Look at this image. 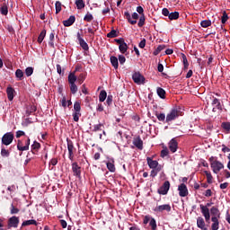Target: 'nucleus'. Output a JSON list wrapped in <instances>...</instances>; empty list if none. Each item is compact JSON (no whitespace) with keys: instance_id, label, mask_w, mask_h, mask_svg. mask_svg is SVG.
Listing matches in <instances>:
<instances>
[{"instance_id":"nucleus-1","label":"nucleus","mask_w":230,"mask_h":230,"mask_svg":"<svg viewBox=\"0 0 230 230\" xmlns=\"http://www.w3.org/2000/svg\"><path fill=\"white\" fill-rule=\"evenodd\" d=\"M210 166L214 172V173H218L220 170H224V164H222L220 161L215 159V157H210Z\"/></svg>"},{"instance_id":"nucleus-2","label":"nucleus","mask_w":230,"mask_h":230,"mask_svg":"<svg viewBox=\"0 0 230 230\" xmlns=\"http://www.w3.org/2000/svg\"><path fill=\"white\" fill-rule=\"evenodd\" d=\"M182 114L181 113V111L178 109H172L170 111L169 113H167L165 121L166 123H171V121H175L179 116H181Z\"/></svg>"},{"instance_id":"nucleus-3","label":"nucleus","mask_w":230,"mask_h":230,"mask_svg":"<svg viewBox=\"0 0 230 230\" xmlns=\"http://www.w3.org/2000/svg\"><path fill=\"white\" fill-rule=\"evenodd\" d=\"M13 142V133L7 132L2 137V145H5V146H8V145H12Z\"/></svg>"},{"instance_id":"nucleus-4","label":"nucleus","mask_w":230,"mask_h":230,"mask_svg":"<svg viewBox=\"0 0 230 230\" xmlns=\"http://www.w3.org/2000/svg\"><path fill=\"white\" fill-rule=\"evenodd\" d=\"M132 78L135 84L137 85H143V84H145V76H143V75H141L139 72L133 74Z\"/></svg>"},{"instance_id":"nucleus-5","label":"nucleus","mask_w":230,"mask_h":230,"mask_svg":"<svg viewBox=\"0 0 230 230\" xmlns=\"http://www.w3.org/2000/svg\"><path fill=\"white\" fill-rule=\"evenodd\" d=\"M170 191V181H166L164 182L163 186L158 189V193L160 195H167Z\"/></svg>"},{"instance_id":"nucleus-6","label":"nucleus","mask_w":230,"mask_h":230,"mask_svg":"<svg viewBox=\"0 0 230 230\" xmlns=\"http://www.w3.org/2000/svg\"><path fill=\"white\" fill-rule=\"evenodd\" d=\"M154 211L155 213H163V211H167L168 213H170V211H172V206H170V204L160 205L158 207H155Z\"/></svg>"},{"instance_id":"nucleus-7","label":"nucleus","mask_w":230,"mask_h":230,"mask_svg":"<svg viewBox=\"0 0 230 230\" xmlns=\"http://www.w3.org/2000/svg\"><path fill=\"white\" fill-rule=\"evenodd\" d=\"M199 208L201 209L203 217H205L206 222H209V219L211 218V215L209 214V208L208 207H205L204 205H199Z\"/></svg>"},{"instance_id":"nucleus-8","label":"nucleus","mask_w":230,"mask_h":230,"mask_svg":"<svg viewBox=\"0 0 230 230\" xmlns=\"http://www.w3.org/2000/svg\"><path fill=\"white\" fill-rule=\"evenodd\" d=\"M17 148H18V150H20V152H25L26 150H29L30 149V138H28L25 141V146H22V142L21 140H18Z\"/></svg>"},{"instance_id":"nucleus-9","label":"nucleus","mask_w":230,"mask_h":230,"mask_svg":"<svg viewBox=\"0 0 230 230\" xmlns=\"http://www.w3.org/2000/svg\"><path fill=\"white\" fill-rule=\"evenodd\" d=\"M178 191L180 197H188V187L186 184L181 183L178 186Z\"/></svg>"},{"instance_id":"nucleus-10","label":"nucleus","mask_w":230,"mask_h":230,"mask_svg":"<svg viewBox=\"0 0 230 230\" xmlns=\"http://www.w3.org/2000/svg\"><path fill=\"white\" fill-rule=\"evenodd\" d=\"M146 162L149 168H151V170H155V168L156 169L159 168V162H157L156 160L147 157Z\"/></svg>"},{"instance_id":"nucleus-11","label":"nucleus","mask_w":230,"mask_h":230,"mask_svg":"<svg viewBox=\"0 0 230 230\" xmlns=\"http://www.w3.org/2000/svg\"><path fill=\"white\" fill-rule=\"evenodd\" d=\"M77 40L81 48H83L84 51H87L89 49V45L87 44V42H85L84 40H83L82 35H80V32L77 33Z\"/></svg>"},{"instance_id":"nucleus-12","label":"nucleus","mask_w":230,"mask_h":230,"mask_svg":"<svg viewBox=\"0 0 230 230\" xmlns=\"http://www.w3.org/2000/svg\"><path fill=\"white\" fill-rule=\"evenodd\" d=\"M212 105H213V112H217V111H222V105L220 104V101L218 99L214 98L212 100Z\"/></svg>"},{"instance_id":"nucleus-13","label":"nucleus","mask_w":230,"mask_h":230,"mask_svg":"<svg viewBox=\"0 0 230 230\" xmlns=\"http://www.w3.org/2000/svg\"><path fill=\"white\" fill-rule=\"evenodd\" d=\"M197 227L201 230H208V227H206V222L204 221V218H202V217H199L197 218Z\"/></svg>"},{"instance_id":"nucleus-14","label":"nucleus","mask_w":230,"mask_h":230,"mask_svg":"<svg viewBox=\"0 0 230 230\" xmlns=\"http://www.w3.org/2000/svg\"><path fill=\"white\" fill-rule=\"evenodd\" d=\"M177 148H178V144H177V140H175V138H172L170 142H169V149L172 154H175V152H177Z\"/></svg>"},{"instance_id":"nucleus-15","label":"nucleus","mask_w":230,"mask_h":230,"mask_svg":"<svg viewBox=\"0 0 230 230\" xmlns=\"http://www.w3.org/2000/svg\"><path fill=\"white\" fill-rule=\"evenodd\" d=\"M6 93L9 102H13L15 94V90L12 86H8L6 89Z\"/></svg>"},{"instance_id":"nucleus-16","label":"nucleus","mask_w":230,"mask_h":230,"mask_svg":"<svg viewBox=\"0 0 230 230\" xmlns=\"http://www.w3.org/2000/svg\"><path fill=\"white\" fill-rule=\"evenodd\" d=\"M8 226L9 227H17L19 226V217L15 216L10 217Z\"/></svg>"},{"instance_id":"nucleus-17","label":"nucleus","mask_w":230,"mask_h":230,"mask_svg":"<svg viewBox=\"0 0 230 230\" xmlns=\"http://www.w3.org/2000/svg\"><path fill=\"white\" fill-rule=\"evenodd\" d=\"M67 150H68V157L70 161H73L74 150H75V146H73V142H67Z\"/></svg>"},{"instance_id":"nucleus-18","label":"nucleus","mask_w":230,"mask_h":230,"mask_svg":"<svg viewBox=\"0 0 230 230\" xmlns=\"http://www.w3.org/2000/svg\"><path fill=\"white\" fill-rule=\"evenodd\" d=\"M211 220H212L211 229L212 230H218L219 226H220V222H218V217H212Z\"/></svg>"},{"instance_id":"nucleus-19","label":"nucleus","mask_w":230,"mask_h":230,"mask_svg":"<svg viewBox=\"0 0 230 230\" xmlns=\"http://www.w3.org/2000/svg\"><path fill=\"white\" fill-rule=\"evenodd\" d=\"M75 21H76V18L71 15L67 20L63 21V24L66 27L73 26V24H75Z\"/></svg>"},{"instance_id":"nucleus-20","label":"nucleus","mask_w":230,"mask_h":230,"mask_svg":"<svg viewBox=\"0 0 230 230\" xmlns=\"http://www.w3.org/2000/svg\"><path fill=\"white\" fill-rule=\"evenodd\" d=\"M106 166H107L109 172H116V166L114 165V159H110L106 163Z\"/></svg>"},{"instance_id":"nucleus-21","label":"nucleus","mask_w":230,"mask_h":230,"mask_svg":"<svg viewBox=\"0 0 230 230\" xmlns=\"http://www.w3.org/2000/svg\"><path fill=\"white\" fill-rule=\"evenodd\" d=\"M72 170L74 172V175H75L76 177H80L81 171H80V166H78L77 163L72 164Z\"/></svg>"},{"instance_id":"nucleus-22","label":"nucleus","mask_w":230,"mask_h":230,"mask_svg":"<svg viewBox=\"0 0 230 230\" xmlns=\"http://www.w3.org/2000/svg\"><path fill=\"white\" fill-rule=\"evenodd\" d=\"M133 145H135V146L138 148V150H143V140H141L140 137L135 138L133 141Z\"/></svg>"},{"instance_id":"nucleus-23","label":"nucleus","mask_w":230,"mask_h":230,"mask_svg":"<svg viewBox=\"0 0 230 230\" xmlns=\"http://www.w3.org/2000/svg\"><path fill=\"white\" fill-rule=\"evenodd\" d=\"M156 93H157L159 98H162V100H164V98H166V91H164V89L158 87L156 89Z\"/></svg>"},{"instance_id":"nucleus-24","label":"nucleus","mask_w":230,"mask_h":230,"mask_svg":"<svg viewBox=\"0 0 230 230\" xmlns=\"http://www.w3.org/2000/svg\"><path fill=\"white\" fill-rule=\"evenodd\" d=\"M210 213L213 215V217H216V218H220V210H218V208L216 207L211 208Z\"/></svg>"},{"instance_id":"nucleus-25","label":"nucleus","mask_w":230,"mask_h":230,"mask_svg":"<svg viewBox=\"0 0 230 230\" xmlns=\"http://www.w3.org/2000/svg\"><path fill=\"white\" fill-rule=\"evenodd\" d=\"M75 5L77 10H83V8H85V3L84 0H75Z\"/></svg>"},{"instance_id":"nucleus-26","label":"nucleus","mask_w":230,"mask_h":230,"mask_svg":"<svg viewBox=\"0 0 230 230\" xmlns=\"http://www.w3.org/2000/svg\"><path fill=\"white\" fill-rule=\"evenodd\" d=\"M124 15L130 24H136L137 22V21L132 20V16H130L129 12H125Z\"/></svg>"},{"instance_id":"nucleus-27","label":"nucleus","mask_w":230,"mask_h":230,"mask_svg":"<svg viewBox=\"0 0 230 230\" xmlns=\"http://www.w3.org/2000/svg\"><path fill=\"white\" fill-rule=\"evenodd\" d=\"M15 76H16L17 80L21 81L24 78V72H22V70H21V69H17L15 71Z\"/></svg>"},{"instance_id":"nucleus-28","label":"nucleus","mask_w":230,"mask_h":230,"mask_svg":"<svg viewBox=\"0 0 230 230\" xmlns=\"http://www.w3.org/2000/svg\"><path fill=\"white\" fill-rule=\"evenodd\" d=\"M22 226L23 227L26 226H37V221L34 219L26 220L22 222Z\"/></svg>"},{"instance_id":"nucleus-29","label":"nucleus","mask_w":230,"mask_h":230,"mask_svg":"<svg viewBox=\"0 0 230 230\" xmlns=\"http://www.w3.org/2000/svg\"><path fill=\"white\" fill-rule=\"evenodd\" d=\"M170 21H177L179 19V12L169 13Z\"/></svg>"},{"instance_id":"nucleus-30","label":"nucleus","mask_w":230,"mask_h":230,"mask_svg":"<svg viewBox=\"0 0 230 230\" xmlns=\"http://www.w3.org/2000/svg\"><path fill=\"white\" fill-rule=\"evenodd\" d=\"M75 82H76V75L75 73H70L68 75V84H75Z\"/></svg>"},{"instance_id":"nucleus-31","label":"nucleus","mask_w":230,"mask_h":230,"mask_svg":"<svg viewBox=\"0 0 230 230\" xmlns=\"http://www.w3.org/2000/svg\"><path fill=\"white\" fill-rule=\"evenodd\" d=\"M119 49L120 53H127V50L128 49V46L125 42L120 43V45L119 46Z\"/></svg>"},{"instance_id":"nucleus-32","label":"nucleus","mask_w":230,"mask_h":230,"mask_svg":"<svg viewBox=\"0 0 230 230\" xmlns=\"http://www.w3.org/2000/svg\"><path fill=\"white\" fill-rule=\"evenodd\" d=\"M104 100H107V92H105V90H102L99 94V102H103Z\"/></svg>"},{"instance_id":"nucleus-33","label":"nucleus","mask_w":230,"mask_h":230,"mask_svg":"<svg viewBox=\"0 0 230 230\" xmlns=\"http://www.w3.org/2000/svg\"><path fill=\"white\" fill-rule=\"evenodd\" d=\"M149 226H150L152 230H156L157 229V222L155 221V219L154 217L151 218V220L149 221Z\"/></svg>"},{"instance_id":"nucleus-34","label":"nucleus","mask_w":230,"mask_h":230,"mask_svg":"<svg viewBox=\"0 0 230 230\" xmlns=\"http://www.w3.org/2000/svg\"><path fill=\"white\" fill-rule=\"evenodd\" d=\"M200 26L202 28H209V26H211V22L209 20H203L200 22Z\"/></svg>"},{"instance_id":"nucleus-35","label":"nucleus","mask_w":230,"mask_h":230,"mask_svg":"<svg viewBox=\"0 0 230 230\" xmlns=\"http://www.w3.org/2000/svg\"><path fill=\"white\" fill-rule=\"evenodd\" d=\"M111 63L115 69H118V58L114 56L111 57Z\"/></svg>"},{"instance_id":"nucleus-36","label":"nucleus","mask_w":230,"mask_h":230,"mask_svg":"<svg viewBox=\"0 0 230 230\" xmlns=\"http://www.w3.org/2000/svg\"><path fill=\"white\" fill-rule=\"evenodd\" d=\"M1 155H2V157H10V151L6 150V148H4V146H2Z\"/></svg>"},{"instance_id":"nucleus-37","label":"nucleus","mask_w":230,"mask_h":230,"mask_svg":"<svg viewBox=\"0 0 230 230\" xmlns=\"http://www.w3.org/2000/svg\"><path fill=\"white\" fill-rule=\"evenodd\" d=\"M46 37V30H43L40 34L38 37V42L40 44L42 43V40H44V38Z\"/></svg>"},{"instance_id":"nucleus-38","label":"nucleus","mask_w":230,"mask_h":230,"mask_svg":"<svg viewBox=\"0 0 230 230\" xmlns=\"http://www.w3.org/2000/svg\"><path fill=\"white\" fill-rule=\"evenodd\" d=\"M108 39H114L116 37H118V31H116V30H112L111 31H110L107 34Z\"/></svg>"},{"instance_id":"nucleus-39","label":"nucleus","mask_w":230,"mask_h":230,"mask_svg":"<svg viewBox=\"0 0 230 230\" xmlns=\"http://www.w3.org/2000/svg\"><path fill=\"white\" fill-rule=\"evenodd\" d=\"M70 91L72 94H76V93L78 92V86H76V84H70Z\"/></svg>"},{"instance_id":"nucleus-40","label":"nucleus","mask_w":230,"mask_h":230,"mask_svg":"<svg viewBox=\"0 0 230 230\" xmlns=\"http://www.w3.org/2000/svg\"><path fill=\"white\" fill-rule=\"evenodd\" d=\"M159 172H161V165H159V167H157L156 168V170L155 169H153L152 171H151V177H156L157 176V173H159Z\"/></svg>"},{"instance_id":"nucleus-41","label":"nucleus","mask_w":230,"mask_h":230,"mask_svg":"<svg viewBox=\"0 0 230 230\" xmlns=\"http://www.w3.org/2000/svg\"><path fill=\"white\" fill-rule=\"evenodd\" d=\"M222 128L226 130V132H230V123L229 122H223L221 124Z\"/></svg>"},{"instance_id":"nucleus-42","label":"nucleus","mask_w":230,"mask_h":230,"mask_svg":"<svg viewBox=\"0 0 230 230\" xmlns=\"http://www.w3.org/2000/svg\"><path fill=\"white\" fill-rule=\"evenodd\" d=\"M25 75L26 76H31L33 75V67L29 66L25 69Z\"/></svg>"},{"instance_id":"nucleus-43","label":"nucleus","mask_w":230,"mask_h":230,"mask_svg":"<svg viewBox=\"0 0 230 230\" xmlns=\"http://www.w3.org/2000/svg\"><path fill=\"white\" fill-rule=\"evenodd\" d=\"M56 13H59L62 11V4L60 2H56Z\"/></svg>"},{"instance_id":"nucleus-44","label":"nucleus","mask_w":230,"mask_h":230,"mask_svg":"<svg viewBox=\"0 0 230 230\" xmlns=\"http://www.w3.org/2000/svg\"><path fill=\"white\" fill-rule=\"evenodd\" d=\"M156 118L158 121H164V119L166 120V115H164V113L156 114Z\"/></svg>"},{"instance_id":"nucleus-45","label":"nucleus","mask_w":230,"mask_h":230,"mask_svg":"<svg viewBox=\"0 0 230 230\" xmlns=\"http://www.w3.org/2000/svg\"><path fill=\"white\" fill-rule=\"evenodd\" d=\"M80 116H82L80 111H75L73 113L74 121H78L80 119Z\"/></svg>"},{"instance_id":"nucleus-46","label":"nucleus","mask_w":230,"mask_h":230,"mask_svg":"<svg viewBox=\"0 0 230 230\" xmlns=\"http://www.w3.org/2000/svg\"><path fill=\"white\" fill-rule=\"evenodd\" d=\"M2 15H8V7L6 5H3L0 9Z\"/></svg>"},{"instance_id":"nucleus-47","label":"nucleus","mask_w":230,"mask_h":230,"mask_svg":"<svg viewBox=\"0 0 230 230\" xmlns=\"http://www.w3.org/2000/svg\"><path fill=\"white\" fill-rule=\"evenodd\" d=\"M82 107L80 106V102H76L74 103L75 112H80Z\"/></svg>"},{"instance_id":"nucleus-48","label":"nucleus","mask_w":230,"mask_h":230,"mask_svg":"<svg viewBox=\"0 0 230 230\" xmlns=\"http://www.w3.org/2000/svg\"><path fill=\"white\" fill-rule=\"evenodd\" d=\"M138 26L139 28L143 27L145 25V14H142L139 18V22H138Z\"/></svg>"},{"instance_id":"nucleus-49","label":"nucleus","mask_w":230,"mask_h":230,"mask_svg":"<svg viewBox=\"0 0 230 230\" xmlns=\"http://www.w3.org/2000/svg\"><path fill=\"white\" fill-rule=\"evenodd\" d=\"M206 177L208 179V182L211 183L213 181V176L211 175V172L205 171Z\"/></svg>"},{"instance_id":"nucleus-50","label":"nucleus","mask_w":230,"mask_h":230,"mask_svg":"<svg viewBox=\"0 0 230 230\" xmlns=\"http://www.w3.org/2000/svg\"><path fill=\"white\" fill-rule=\"evenodd\" d=\"M227 19H229V17L227 16V13L224 12L221 18L222 24H226V22H227Z\"/></svg>"},{"instance_id":"nucleus-51","label":"nucleus","mask_w":230,"mask_h":230,"mask_svg":"<svg viewBox=\"0 0 230 230\" xmlns=\"http://www.w3.org/2000/svg\"><path fill=\"white\" fill-rule=\"evenodd\" d=\"M93 14L87 13V14H85L84 21H86V22H91V21H93Z\"/></svg>"},{"instance_id":"nucleus-52","label":"nucleus","mask_w":230,"mask_h":230,"mask_svg":"<svg viewBox=\"0 0 230 230\" xmlns=\"http://www.w3.org/2000/svg\"><path fill=\"white\" fill-rule=\"evenodd\" d=\"M182 60L185 69H188V66H190V64L188 63V58H186V55L184 54H182Z\"/></svg>"},{"instance_id":"nucleus-53","label":"nucleus","mask_w":230,"mask_h":230,"mask_svg":"<svg viewBox=\"0 0 230 230\" xmlns=\"http://www.w3.org/2000/svg\"><path fill=\"white\" fill-rule=\"evenodd\" d=\"M19 213V208H14L13 204L11 205V215H17Z\"/></svg>"},{"instance_id":"nucleus-54","label":"nucleus","mask_w":230,"mask_h":230,"mask_svg":"<svg viewBox=\"0 0 230 230\" xmlns=\"http://www.w3.org/2000/svg\"><path fill=\"white\" fill-rule=\"evenodd\" d=\"M32 150H39L40 148V144L39 142H34L31 146Z\"/></svg>"},{"instance_id":"nucleus-55","label":"nucleus","mask_w":230,"mask_h":230,"mask_svg":"<svg viewBox=\"0 0 230 230\" xmlns=\"http://www.w3.org/2000/svg\"><path fill=\"white\" fill-rule=\"evenodd\" d=\"M146 46V39H143V40L139 42L138 47L141 48V49H143Z\"/></svg>"},{"instance_id":"nucleus-56","label":"nucleus","mask_w":230,"mask_h":230,"mask_svg":"<svg viewBox=\"0 0 230 230\" xmlns=\"http://www.w3.org/2000/svg\"><path fill=\"white\" fill-rule=\"evenodd\" d=\"M126 61H127V58H125V56H122V55L119 56V64L123 65L125 64Z\"/></svg>"},{"instance_id":"nucleus-57","label":"nucleus","mask_w":230,"mask_h":230,"mask_svg":"<svg viewBox=\"0 0 230 230\" xmlns=\"http://www.w3.org/2000/svg\"><path fill=\"white\" fill-rule=\"evenodd\" d=\"M162 13H163V15H164V17H169L170 16V11L167 8H164L162 10Z\"/></svg>"},{"instance_id":"nucleus-58","label":"nucleus","mask_w":230,"mask_h":230,"mask_svg":"<svg viewBox=\"0 0 230 230\" xmlns=\"http://www.w3.org/2000/svg\"><path fill=\"white\" fill-rule=\"evenodd\" d=\"M102 127H103V124H97L93 127L94 132H98V130H102Z\"/></svg>"},{"instance_id":"nucleus-59","label":"nucleus","mask_w":230,"mask_h":230,"mask_svg":"<svg viewBox=\"0 0 230 230\" xmlns=\"http://www.w3.org/2000/svg\"><path fill=\"white\" fill-rule=\"evenodd\" d=\"M166 155H168V148H164L161 151L162 157H166Z\"/></svg>"},{"instance_id":"nucleus-60","label":"nucleus","mask_w":230,"mask_h":230,"mask_svg":"<svg viewBox=\"0 0 230 230\" xmlns=\"http://www.w3.org/2000/svg\"><path fill=\"white\" fill-rule=\"evenodd\" d=\"M153 217H151L150 216H146L144 217V224L146 225L148 224V222H150L152 220Z\"/></svg>"},{"instance_id":"nucleus-61","label":"nucleus","mask_w":230,"mask_h":230,"mask_svg":"<svg viewBox=\"0 0 230 230\" xmlns=\"http://www.w3.org/2000/svg\"><path fill=\"white\" fill-rule=\"evenodd\" d=\"M85 80V75H84L83 74H81L78 77V82L79 84H84V81Z\"/></svg>"},{"instance_id":"nucleus-62","label":"nucleus","mask_w":230,"mask_h":230,"mask_svg":"<svg viewBox=\"0 0 230 230\" xmlns=\"http://www.w3.org/2000/svg\"><path fill=\"white\" fill-rule=\"evenodd\" d=\"M137 13H139L140 15H145L143 13L145 12V10L143 9V7L141 6H137Z\"/></svg>"},{"instance_id":"nucleus-63","label":"nucleus","mask_w":230,"mask_h":230,"mask_svg":"<svg viewBox=\"0 0 230 230\" xmlns=\"http://www.w3.org/2000/svg\"><path fill=\"white\" fill-rule=\"evenodd\" d=\"M106 102L108 105H112V95H108Z\"/></svg>"},{"instance_id":"nucleus-64","label":"nucleus","mask_w":230,"mask_h":230,"mask_svg":"<svg viewBox=\"0 0 230 230\" xmlns=\"http://www.w3.org/2000/svg\"><path fill=\"white\" fill-rule=\"evenodd\" d=\"M222 152H224L225 154H227L230 152V148L226 146V145L222 146Z\"/></svg>"}]
</instances>
